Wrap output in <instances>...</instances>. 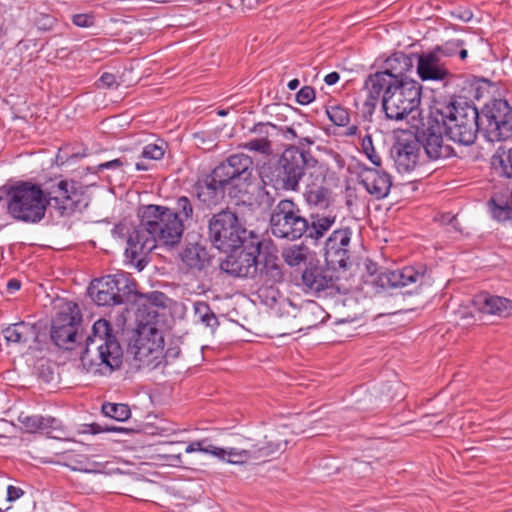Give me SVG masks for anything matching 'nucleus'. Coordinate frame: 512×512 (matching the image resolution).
<instances>
[{"mask_svg":"<svg viewBox=\"0 0 512 512\" xmlns=\"http://www.w3.org/2000/svg\"><path fill=\"white\" fill-rule=\"evenodd\" d=\"M183 233V225L174 212L165 206L147 205L141 209L140 223L127 239L125 255L131 262L137 261L139 270L143 269L140 255H146L156 248V243L177 244Z\"/></svg>","mask_w":512,"mask_h":512,"instance_id":"obj_1","label":"nucleus"},{"mask_svg":"<svg viewBox=\"0 0 512 512\" xmlns=\"http://www.w3.org/2000/svg\"><path fill=\"white\" fill-rule=\"evenodd\" d=\"M253 173V160L245 154H235L217 165L210 174L199 178L195 184V193L200 202L207 207L219 204L225 193L237 197L246 193Z\"/></svg>","mask_w":512,"mask_h":512,"instance_id":"obj_2","label":"nucleus"},{"mask_svg":"<svg viewBox=\"0 0 512 512\" xmlns=\"http://www.w3.org/2000/svg\"><path fill=\"white\" fill-rule=\"evenodd\" d=\"M123 351L110 323L105 319L97 320L92 326V334L86 340V347L81 355V363L87 372L111 373L122 364Z\"/></svg>","mask_w":512,"mask_h":512,"instance_id":"obj_3","label":"nucleus"},{"mask_svg":"<svg viewBox=\"0 0 512 512\" xmlns=\"http://www.w3.org/2000/svg\"><path fill=\"white\" fill-rule=\"evenodd\" d=\"M280 432H273L269 436L264 445L254 444L251 441H244L239 447L220 448L211 444H207V439L191 442L185 449L186 453L203 452L213 455L222 461L230 464H256L265 462L268 457L275 453L285 450L287 440L278 437Z\"/></svg>","mask_w":512,"mask_h":512,"instance_id":"obj_4","label":"nucleus"},{"mask_svg":"<svg viewBox=\"0 0 512 512\" xmlns=\"http://www.w3.org/2000/svg\"><path fill=\"white\" fill-rule=\"evenodd\" d=\"M40 185L18 181L0 187V195L7 199V213L18 221L36 223L45 216L47 203Z\"/></svg>","mask_w":512,"mask_h":512,"instance_id":"obj_5","label":"nucleus"},{"mask_svg":"<svg viewBox=\"0 0 512 512\" xmlns=\"http://www.w3.org/2000/svg\"><path fill=\"white\" fill-rule=\"evenodd\" d=\"M316 164L317 160L308 151L290 146L269 167L265 177L276 190L297 192L305 169Z\"/></svg>","mask_w":512,"mask_h":512,"instance_id":"obj_6","label":"nucleus"},{"mask_svg":"<svg viewBox=\"0 0 512 512\" xmlns=\"http://www.w3.org/2000/svg\"><path fill=\"white\" fill-rule=\"evenodd\" d=\"M255 236L248 231L236 212L223 209L213 214L208 221V239L220 251L229 252L240 248L241 244Z\"/></svg>","mask_w":512,"mask_h":512,"instance_id":"obj_7","label":"nucleus"},{"mask_svg":"<svg viewBox=\"0 0 512 512\" xmlns=\"http://www.w3.org/2000/svg\"><path fill=\"white\" fill-rule=\"evenodd\" d=\"M446 136L455 143L472 145L478 134L480 114L468 103H452L441 111Z\"/></svg>","mask_w":512,"mask_h":512,"instance_id":"obj_8","label":"nucleus"},{"mask_svg":"<svg viewBox=\"0 0 512 512\" xmlns=\"http://www.w3.org/2000/svg\"><path fill=\"white\" fill-rule=\"evenodd\" d=\"M269 225L276 238L296 241L306 232L307 218L296 202L282 199L271 208Z\"/></svg>","mask_w":512,"mask_h":512,"instance_id":"obj_9","label":"nucleus"},{"mask_svg":"<svg viewBox=\"0 0 512 512\" xmlns=\"http://www.w3.org/2000/svg\"><path fill=\"white\" fill-rule=\"evenodd\" d=\"M134 289L133 280L126 273L119 272L94 279L88 294L99 306H115L128 301Z\"/></svg>","mask_w":512,"mask_h":512,"instance_id":"obj_10","label":"nucleus"},{"mask_svg":"<svg viewBox=\"0 0 512 512\" xmlns=\"http://www.w3.org/2000/svg\"><path fill=\"white\" fill-rule=\"evenodd\" d=\"M261 241L252 236L240 248L230 250L229 255L221 262L220 268L225 273L241 278H255L259 270L258 256L260 255Z\"/></svg>","mask_w":512,"mask_h":512,"instance_id":"obj_11","label":"nucleus"},{"mask_svg":"<svg viewBox=\"0 0 512 512\" xmlns=\"http://www.w3.org/2000/svg\"><path fill=\"white\" fill-rule=\"evenodd\" d=\"M420 101L421 85L416 81H400L383 97L382 106L387 118L402 120L418 109Z\"/></svg>","mask_w":512,"mask_h":512,"instance_id":"obj_12","label":"nucleus"},{"mask_svg":"<svg viewBox=\"0 0 512 512\" xmlns=\"http://www.w3.org/2000/svg\"><path fill=\"white\" fill-rule=\"evenodd\" d=\"M486 121V131L492 141H503L512 137V107L504 99L487 103L480 114Z\"/></svg>","mask_w":512,"mask_h":512,"instance_id":"obj_13","label":"nucleus"},{"mask_svg":"<svg viewBox=\"0 0 512 512\" xmlns=\"http://www.w3.org/2000/svg\"><path fill=\"white\" fill-rule=\"evenodd\" d=\"M40 187L47 206H53L59 210L61 215L75 211L79 201V193L74 186V182L56 177L44 182Z\"/></svg>","mask_w":512,"mask_h":512,"instance_id":"obj_14","label":"nucleus"},{"mask_svg":"<svg viewBox=\"0 0 512 512\" xmlns=\"http://www.w3.org/2000/svg\"><path fill=\"white\" fill-rule=\"evenodd\" d=\"M81 321L82 316L78 305L69 303L53 320L51 329L53 342L59 348L72 349L76 342Z\"/></svg>","mask_w":512,"mask_h":512,"instance_id":"obj_15","label":"nucleus"},{"mask_svg":"<svg viewBox=\"0 0 512 512\" xmlns=\"http://www.w3.org/2000/svg\"><path fill=\"white\" fill-rule=\"evenodd\" d=\"M443 127L438 121L429 119L415 136L431 160L446 159L455 155L453 147L444 142Z\"/></svg>","mask_w":512,"mask_h":512,"instance_id":"obj_16","label":"nucleus"},{"mask_svg":"<svg viewBox=\"0 0 512 512\" xmlns=\"http://www.w3.org/2000/svg\"><path fill=\"white\" fill-rule=\"evenodd\" d=\"M351 231L349 228L334 230L324 243V257L328 265L347 268L350 259Z\"/></svg>","mask_w":512,"mask_h":512,"instance_id":"obj_17","label":"nucleus"},{"mask_svg":"<svg viewBox=\"0 0 512 512\" xmlns=\"http://www.w3.org/2000/svg\"><path fill=\"white\" fill-rule=\"evenodd\" d=\"M426 281L425 269H416L408 266L400 270L385 271L378 277V283L381 287L407 288L406 293L410 294L417 290Z\"/></svg>","mask_w":512,"mask_h":512,"instance_id":"obj_18","label":"nucleus"},{"mask_svg":"<svg viewBox=\"0 0 512 512\" xmlns=\"http://www.w3.org/2000/svg\"><path fill=\"white\" fill-rule=\"evenodd\" d=\"M421 147L415 136L398 138L393 145L392 156L399 172H410L419 162Z\"/></svg>","mask_w":512,"mask_h":512,"instance_id":"obj_19","label":"nucleus"},{"mask_svg":"<svg viewBox=\"0 0 512 512\" xmlns=\"http://www.w3.org/2000/svg\"><path fill=\"white\" fill-rule=\"evenodd\" d=\"M18 422L27 433L42 432L55 439L60 438L62 434L61 422L51 416L43 417L22 412L18 416Z\"/></svg>","mask_w":512,"mask_h":512,"instance_id":"obj_20","label":"nucleus"},{"mask_svg":"<svg viewBox=\"0 0 512 512\" xmlns=\"http://www.w3.org/2000/svg\"><path fill=\"white\" fill-rule=\"evenodd\" d=\"M360 183L366 191L376 199L385 198L391 189V176L376 168H364L360 175Z\"/></svg>","mask_w":512,"mask_h":512,"instance_id":"obj_21","label":"nucleus"},{"mask_svg":"<svg viewBox=\"0 0 512 512\" xmlns=\"http://www.w3.org/2000/svg\"><path fill=\"white\" fill-rule=\"evenodd\" d=\"M472 304L482 314L499 317L512 315V300L505 297L480 293L474 297Z\"/></svg>","mask_w":512,"mask_h":512,"instance_id":"obj_22","label":"nucleus"},{"mask_svg":"<svg viewBox=\"0 0 512 512\" xmlns=\"http://www.w3.org/2000/svg\"><path fill=\"white\" fill-rule=\"evenodd\" d=\"M302 285L306 292L318 294L333 287L334 278L329 269L309 265L301 276Z\"/></svg>","mask_w":512,"mask_h":512,"instance_id":"obj_23","label":"nucleus"},{"mask_svg":"<svg viewBox=\"0 0 512 512\" xmlns=\"http://www.w3.org/2000/svg\"><path fill=\"white\" fill-rule=\"evenodd\" d=\"M278 310L282 312L280 315L281 335L292 334L303 330L305 327H311L305 320L306 312L298 311L290 302L282 301Z\"/></svg>","mask_w":512,"mask_h":512,"instance_id":"obj_24","label":"nucleus"},{"mask_svg":"<svg viewBox=\"0 0 512 512\" xmlns=\"http://www.w3.org/2000/svg\"><path fill=\"white\" fill-rule=\"evenodd\" d=\"M336 219L337 215L332 210L323 213H311L307 218V228L304 236L314 243H318L333 227Z\"/></svg>","mask_w":512,"mask_h":512,"instance_id":"obj_25","label":"nucleus"},{"mask_svg":"<svg viewBox=\"0 0 512 512\" xmlns=\"http://www.w3.org/2000/svg\"><path fill=\"white\" fill-rule=\"evenodd\" d=\"M398 82L399 80H395L387 72L379 71L367 77L364 89L370 100L377 101L380 96H388Z\"/></svg>","mask_w":512,"mask_h":512,"instance_id":"obj_26","label":"nucleus"},{"mask_svg":"<svg viewBox=\"0 0 512 512\" xmlns=\"http://www.w3.org/2000/svg\"><path fill=\"white\" fill-rule=\"evenodd\" d=\"M257 276L265 284L273 285L283 281L284 273L278 257L274 254H266L262 261H259Z\"/></svg>","mask_w":512,"mask_h":512,"instance_id":"obj_27","label":"nucleus"},{"mask_svg":"<svg viewBox=\"0 0 512 512\" xmlns=\"http://www.w3.org/2000/svg\"><path fill=\"white\" fill-rule=\"evenodd\" d=\"M417 71L423 80H442L448 75V71L434 53L422 55L419 58Z\"/></svg>","mask_w":512,"mask_h":512,"instance_id":"obj_28","label":"nucleus"},{"mask_svg":"<svg viewBox=\"0 0 512 512\" xmlns=\"http://www.w3.org/2000/svg\"><path fill=\"white\" fill-rule=\"evenodd\" d=\"M142 340H134L130 345L129 351L134 359L139 362V366L156 368L163 362V353L157 349H151L143 345Z\"/></svg>","mask_w":512,"mask_h":512,"instance_id":"obj_29","label":"nucleus"},{"mask_svg":"<svg viewBox=\"0 0 512 512\" xmlns=\"http://www.w3.org/2000/svg\"><path fill=\"white\" fill-rule=\"evenodd\" d=\"M2 334L7 343L13 344H25L37 337L35 325L24 321L6 327Z\"/></svg>","mask_w":512,"mask_h":512,"instance_id":"obj_30","label":"nucleus"},{"mask_svg":"<svg viewBox=\"0 0 512 512\" xmlns=\"http://www.w3.org/2000/svg\"><path fill=\"white\" fill-rule=\"evenodd\" d=\"M412 67L410 59L403 53H395L385 61V69L395 80L399 82L412 81L405 76V73Z\"/></svg>","mask_w":512,"mask_h":512,"instance_id":"obj_31","label":"nucleus"},{"mask_svg":"<svg viewBox=\"0 0 512 512\" xmlns=\"http://www.w3.org/2000/svg\"><path fill=\"white\" fill-rule=\"evenodd\" d=\"M305 201L310 207H316L327 211L331 210L334 200L332 191L324 186H318L308 189L304 193Z\"/></svg>","mask_w":512,"mask_h":512,"instance_id":"obj_32","label":"nucleus"},{"mask_svg":"<svg viewBox=\"0 0 512 512\" xmlns=\"http://www.w3.org/2000/svg\"><path fill=\"white\" fill-rule=\"evenodd\" d=\"M135 340H142L143 345L148 346L151 349L160 350L163 353L164 338L158 329L150 325L149 322L142 325L137 331V337Z\"/></svg>","mask_w":512,"mask_h":512,"instance_id":"obj_33","label":"nucleus"},{"mask_svg":"<svg viewBox=\"0 0 512 512\" xmlns=\"http://www.w3.org/2000/svg\"><path fill=\"white\" fill-rule=\"evenodd\" d=\"M308 248L303 244H292L284 247L281 256L284 262L291 266H299L307 259Z\"/></svg>","mask_w":512,"mask_h":512,"instance_id":"obj_34","label":"nucleus"},{"mask_svg":"<svg viewBox=\"0 0 512 512\" xmlns=\"http://www.w3.org/2000/svg\"><path fill=\"white\" fill-rule=\"evenodd\" d=\"M194 321L201 322L206 327L214 328L219 322L216 315L206 302L196 301L193 303Z\"/></svg>","mask_w":512,"mask_h":512,"instance_id":"obj_35","label":"nucleus"},{"mask_svg":"<svg viewBox=\"0 0 512 512\" xmlns=\"http://www.w3.org/2000/svg\"><path fill=\"white\" fill-rule=\"evenodd\" d=\"M182 261L191 269L202 270L209 264L206 253L197 247L187 248L182 254Z\"/></svg>","mask_w":512,"mask_h":512,"instance_id":"obj_36","label":"nucleus"},{"mask_svg":"<svg viewBox=\"0 0 512 512\" xmlns=\"http://www.w3.org/2000/svg\"><path fill=\"white\" fill-rule=\"evenodd\" d=\"M491 213L498 221H506L512 217V203L511 198H492L489 201Z\"/></svg>","mask_w":512,"mask_h":512,"instance_id":"obj_37","label":"nucleus"},{"mask_svg":"<svg viewBox=\"0 0 512 512\" xmlns=\"http://www.w3.org/2000/svg\"><path fill=\"white\" fill-rule=\"evenodd\" d=\"M170 209L177 216L178 220L181 221L183 226L193 218L194 208L191 200L186 196L179 197L175 202V206Z\"/></svg>","mask_w":512,"mask_h":512,"instance_id":"obj_38","label":"nucleus"},{"mask_svg":"<svg viewBox=\"0 0 512 512\" xmlns=\"http://www.w3.org/2000/svg\"><path fill=\"white\" fill-rule=\"evenodd\" d=\"M102 412L105 416L120 422L126 421L131 415L129 406L122 403H104Z\"/></svg>","mask_w":512,"mask_h":512,"instance_id":"obj_39","label":"nucleus"},{"mask_svg":"<svg viewBox=\"0 0 512 512\" xmlns=\"http://www.w3.org/2000/svg\"><path fill=\"white\" fill-rule=\"evenodd\" d=\"M326 113L330 121L336 126H346L350 122L348 110L340 105L327 107Z\"/></svg>","mask_w":512,"mask_h":512,"instance_id":"obj_40","label":"nucleus"},{"mask_svg":"<svg viewBox=\"0 0 512 512\" xmlns=\"http://www.w3.org/2000/svg\"><path fill=\"white\" fill-rule=\"evenodd\" d=\"M167 300L168 298L166 297V295L159 291H153L145 295H140V301L144 306L148 304L151 307L155 308L165 307Z\"/></svg>","mask_w":512,"mask_h":512,"instance_id":"obj_41","label":"nucleus"},{"mask_svg":"<svg viewBox=\"0 0 512 512\" xmlns=\"http://www.w3.org/2000/svg\"><path fill=\"white\" fill-rule=\"evenodd\" d=\"M243 147L250 151H256L262 154H270L271 153V144L270 142L262 137L258 139H252L243 144Z\"/></svg>","mask_w":512,"mask_h":512,"instance_id":"obj_42","label":"nucleus"},{"mask_svg":"<svg viewBox=\"0 0 512 512\" xmlns=\"http://www.w3.org/2000/svg\"><path fill=\"white\" fill-rule=\"evenodd\" d=\"M362 149H363V152L365 153V155L367 156V158L377 167H379L381 165V158L380 156L377 154L375 148H374V145H373V142H372V138L370 135H366L363 139H362Z\"/></svg>","mask_w":512,"mask_h":512,"instance_id":"obj_43","label":"nucleus"},{"mask_svg":"<svg viewBox=\"0 0 512 512\" xmlns=\"http://www.w3.org/2000/svg\"><path fill=\"white\" fill-rule=\"evenodd\" d=\"M164 156V148L157 144H148L143 148L142 157L152 160H159Z\"/></svg>","mask_w":512,"mask_h":512,"instance_id":"obj_44","label":"nucleus"},{"mask_svg":"<svg viewBox=\"0 0 512 512\" xmlns=\"http://www.w3.org/2000/svg\"><path fill=\"white\" fill-rule=\"evenodd\" d=\"M315 99V90L311 86L302 87L297 95L296 100L301 105H307Z\"/></svg>","mask_w":512,"mask_h":512,"instance_id":"obj_45","label":"nucleus"},{"mask_svg":"<svg viewBox=\"0 0 512 512\" xmlns=\"http://www.w3.org/2000/svg\"><path fill=\"white\" fill-rule=\"evenodd\" d=\"M118 85L116 76L112 73H103L97 82V86L101 88H112Z\"/></svg>","mask_w":512,"mask_h":512,"instance_id":"obj_46","label":"nucleus"},{"mask_svg":"<svg viewBox=\"0 0 512 512\" xmlns=\"http://www.w3.org/2000/svg\"><path fill=\"white\" fill-rule=\"evenodd\" d=\"M94 17L88 14H77L73 16V23L78 27H91Z\"/></svg>","mask_w":512,"mask_h":512,"instance_id":"obj_47","label":"nucleus"},{"mask_svg":"<svg viewBox=\"0 0 512 512\" xmlns=\"http://www.w3.org/2000/svg\"><path fill=\"white\" fill-rule=\"evenodd\" d=\"M126 164H128L127 161H124L122 158H118V159H114V160L100 164L98 166V169L103 170V169L120 168Z\"/></svg>","mask_w":512,"mask_h":512,"instance_id":"obj_48","label":"nucleus"},{"mask_svg":"<svg viewBox=\"0 0 512 512\" xmlns=\"http://www.w3.org/2000/svg\"><path fill=\"white\" fill-rule=\"evenodd\" d=\"M23 494H24L23 490L18 487H15L12 485H9L7 487V501H9V502L17 500Z\"/></svg>","mask_w":512,"mask_h":512,"instance_id":"obj_49","label":"nucleus"},{"mask_svg":"<svg viewBox=\"0 0 512 512\" xmlns=\"http://www.w3.org/2000/svg\"><path fill=\"white\" fill-rule=\"evenodd\" d=\"M504 167V173L507 177H512V147L508 150L506 159L501 160Z\"/></svg>","mask_w":512,"mask_h":512,"instance_id":"obj_50","label":"nucleus"},{"mask_svg":"<svg viewBox=\"0 0 512 512\" xmlns=\"http://www.w3.org/2000/svg\"><path fill=\"white\" fill-rule=\"evenodd\" d=\"M151 486V482H148V481H140L138 483V487H137V490L135 491V498L136 499H140V500H146V498L148 497V495L143 491L145 490L147 487Z\"/></svg>","mask_w":512,"mask_h":512,"instance_id":"obj_51","label":"nucleus"},{"mask_svg":"<svg viewBox=\"0 0 512 512\" xmlns=\"http://www.w3.org/2000/svg\"><path fill=\"white\" fill-rule=\"evenodd\" d=\"M180 350L177 347L169 348L165 352L163 351V361L168 363L170 359H175L179 356Z\"/></svg>","mask_w":512,"mask_h":512,"instance_id":"obj_52","label":"nucleus"},{"mask_svg":"<svg viewBox=\"0 0 512 512\" xmlns=\"http://www.w3.org/2000/svg\"><path fill=\"white\" fill-rule=\"evenodd\" d=\"M339 79L340 75L337 72H331L325 76L324 81L327 85H334Z\"/></svg>","mask_w":512,"mask_h":512,"instance_id":"obj_53","label":"nucleus"},{"mask_svg":"<svg viewBox=\"0 0 512 512\" xmlns=\"http://www.w3.org/2000/svg\"><path fill=\"white\" fill-rule=\"evenodd\" d=\"M87 428H88V430H86L85 432H89L91 434H98V433L105 432V429H104L105 426H102L97 423L89 424V425H87Z\"/></svg>","mask_w":512,"mask_h":512,"instance_id":"obj_54","label":"nucleus"},{"mask_svg":"<svg viewBox=\"0 0 512 512\" xmlns=\"http://www.w3.org/2000/svg\"><path fill=\"white\" fill-rule=\"evenodd\" d=\"M81 470L88 473H100L102 471L99 463H93L90 467L81 468Z\"/></svg>","mask_w":512,"mask_h":512,"instance_id":"obj_55","label":"nucleus"},{"mask_svg":"<svg viewBox=\"0 0 512 512\" xmlns=\"http://www.w3.org/2000/svg\"><path fill=\"white\" fill-rule=\"evenodd\" d=\"M20 286H21L20 281H18L16 279H11L7 283V289L10 292H13V291H16V290L20 289Z\"/></svg>","mask_w":512,"mask_h":512,"instance_id":"obj_56","label":"nucleus"},{"mask_svg":"<svg viewBox=\"0 0 512 512\" xmlns=\"http://www.w3.org/2000/svg\"><path fill=\"white\" fill-rule=\"evenodd\" d=\"M193 137L197 146L201 148L205 146L206 140L204 138V133H195Z\"/></svg>","mask_w":512,"mask_h":512,"instance_id":"obj_57","label":"nucleus"},{"mask_svg":"<svg viewBox=\"0 0 512 512\" xmlns=\"http://www.w3.org/2000/svg\"><path fill=\"white\" fill-rule=\"evenodd\" d=\"M268 128H274V125L259 123L258 125H256V126L254 127V131H255V132H259V133H263V132H265V133L267 134V133H268V132H267V129H268Z\"/></svg>","mask_w":512,"mask_h":512,"instance_id":"obj_58","label":"nucleus"},{"mask_svg":"<svg viewBox=\"0 0 512 512\" xmlns=\"http://www.w3.org/2000/svg\"><path fill=\"white\" fill-rule=\"evenodd\" d=\"M314 143V141L309 138V137H305V138H301L299 140V144H300V147H298L300 150H304V147L305 146H310Z\"/></svg>","mask_w":512,"mask_h":512,"instance_id":"obj_59","label":"nucleus"},{"mask_svg":"<svg viewBox=\"0 0 512 512\" xmlns=\"http://www.w3.org/2000/svg\"><path fill=\"white\" fill-rule=\"evenodd\" d=\"M105 432H128V429L123 427L105 425Z\"/></svg>","mask_w":512,"mask_h":512,"instance_id":"obj_60","label":"nucleus"},{"mask_svg":"<svg viewBox=\"0 0 512 512\" xmlns=\"http://www.w3.org/2000/svg\"><path fill=\"white\" fill-rule=\"evenodd\" d=\"M458 17L463 20V21H469L472 19L473 17V14L470 10H465L463 12H461Z\"/></svg>","mask_w":512,"mask_h":512,"instance_id":"obj_61","label":"nucleus"},{"mask_svg":"<svg viewBox=\"0 0 512 512\" xmlns=\"http://www.w3.org/2000/svg\"><path fill=\"white\" fill-rule=\"evenodd\" d=\"M284 136L287 139H294V138L298 137L296 131L291 127L286 128V130L284 132Z\"/></svg>","mask_w":512,"mask_h":512,"instance_id":"obj_62","label":"nucleus"},{"mask_svg":"<svg viewBox=\"0 0 512 512\" xmlns=\"http://www.w3.org/2000/svg\"><path fill=\"white\" fill-rule=\"evenodd\" d=\"M358 132V127L356 125H352L347 128L346 135L348 136H354Z\"/></svg>","mask_w":512,"mask_h":512,"instance_id":"obj_63","label":"nucleus"},{"mask_svg":"<svg viewBox=\"0 0 512 512\" xmlns=\"http://www.w3.org/2000/svg\"><path fill=\"white\" fill-rule=\"evenodd\" d=\"M299 84H300V83H299V80H298V79H293V80H291V81L288 83V85H287V86H288V88H289L290 90H296V89L298 88Z\"/></svg>","mask_w":512,"mask_h":512,"instance_id":"obj_64","label":"nucleus"}]
</instances>
